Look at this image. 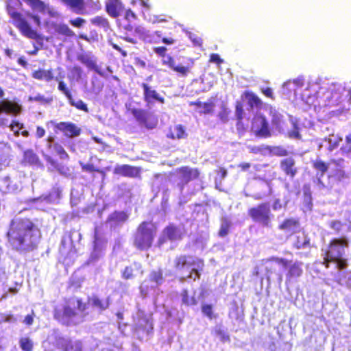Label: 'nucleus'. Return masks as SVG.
<instances>
[{"mask_svg": "<svg viewBox=\"0 0 351 351\" xmlns=\"http://www.w3.org/2000/svg\"><path fill=\"white\" fill-rule=\"evenodd\" d=\"M11 248L22 254L36 250L41 238L39 228L28 219L15 218L7 233Z\"/></svg>", "mask_w": 351, "mask_h": 351, "instance_id": "1", "label": "nucleus"}, {"mask_svg": "<svg viewBox=\"0 0 351 351\" xmlns=\"http://www.w3.org/2000/svg\"><path fill=\"white\" fill-rule=\"evenodd\" d=\"M156 228L153 223L143 222L138 227L134 239V245L139 250H147L152 246Z\"/></svg>", "mask_w": 351, "mask_h": 351, "instance_id": "5", "label": "nucleus"}, {"mask_svg": "<svg viewBox=\"0 0 351 351\" xmlns=\"http://www.w3.org/2000/svg\"><path fill=\"white\" fill-rule=\"evenodd\" d=\"M202 312L210 319H212L213 316V306L211 304H204L202 305Z\"/></svg>", "mask_w": 351, "mask_h": 351, "instance_id": "51", "label": "nucleus"}, {"mask_svg": "<svg viewBox=\"0 0 351 351\" xmlns=\"http://www.w3.org/2000/svg\"><path fill=\"white\" fill-rule=\"evenodd\" d=\"M88 303L93 308L100 311L106 309L109 306L108 299L101 300L97 296H93L89 298Z\"/></svg>", "mask_w": 351, "mask_h": 351, "instance_id": "30", "label": "nucleus"}, {"mask_svg": "<svg viewBox=\"0 0 351 351\" xmlns=\"http://www.w3.org/2000/svg\"><path fill=\"white\" fill-rule=\"evenodd\" d=\"M344 88L341 84H332L324 94L325 105L335 106L340 101Z\"/></svg>", "mask_w": 351, "mask_h": 351, "instance_id": "12", "label": "nucleus"}, {"mask_svg": "<svg viewBox=\"0 0 351 351\" xmlns=\"http://www.w3.org/2000/svg\"><path fill=\"white\" fill-rule=\"evenodd\" d=\"M173 70L180 73L182 76H186L189 72V67L176 64L175 65V67L173 68Z\"/></svg>", "mask_w": 351, "mask_h": 351, "instance_id": "56", "label": "nucleus"}, {"mask_svg": "<svg viewBox=\"0 0 351 351\" xmlns=\"http://www.w3.org/2000/svg\"><path fill=\"white\" fill-rule=\"evenodd\" d=\"M181 296L182 303L187 306L196 305L198 302L194 296L191 298L189 296L188 291L186 290L182 291Z\"/></svg>", "mask_w": 351, "mask_h": 351, "instance_id": "44", "label": "nucleus"}, {"mask_svg": "<svg viewBox=\"0 0 351 351\" xmlns=\"http://www.w3.org/2000/svg\"><path fill=\"white\" fill-rule=\"evenodd\" d=\"M231 226V221L227 217H223L221 220V227L219 232V235L224 237L228 234L229 228Z\"/></svg>", "mask_w": 351, "mask_h": 351, "instance_id": "41", "label": "nucleus"}, {"mask_svg": "<svg viewBox=\"0 0 351 351\" xmlns=\"http://www.w3.org/2000/svg\"><path fill=\"white\" fill-rule=\"evenodd\" d=\"M14 25L24 36L31 39H37L39 37L37 32L32 28L23 16L15 21Z\"/></svg>", "mask_w": 351, "mask_h": 351, "instance_id": "16", "label": "nucleus"}, {"mask_svg": "<svg viewBox=\"0 0 351 351\" xmlns=\"http://www.w3.org/2000/svg\"><path fill=\"white\" fill-rule=\"evenodd\" d=\"M132 114L140 125L149 128H152L147 123L148 112L147 111L142 109H132Z\"/></svg>", "mask_w": 351, "mask_h": 351, "instance_id": "29", "label": "nucleus"}, {"mask_svg": "<svg viewBox=\"0 0 351 351\" xmlns=\"http://www.w3.org/2000/svg\"><path fill=\"white\" fill-rule=\"evenodd\" d=\"M71 106L75 107L78 110H83L86 112H88V108L87 105L81 99L75 100L73 98L72 95L68 99Z\"/></svg>", "mask_w": 351, "mask_h": 351, "instance_id": "42", "label": "nucleus"}, {"mask_svg": "<svg viewBox=\"0 0 351 351\" xmlns=\"http://www.w3.org/2000/svg\"><path fill=\"white\" fill-rule=\"evenodd\" d=\"M293 246L298 250L309 248L311 247L310 239L304 233H301L296 237Z\"/></svg>", "mask_w": 351, "mask_h": 351, "instance_id": "31", "label": "nucleus"}, {"mask_svg": "<svg viewBox=\"0 0 351 351\" xmlns=\"http://www.w3.org/2000/svg\"><path fill=\"white\" fill-rule=\"evenodd\" d=\"M271 261H274L279 265H281L284 269H287L288 272L286 275V280L291 281L293 278H296L302 276L303 273L302 270V263L295 261L292 263V261H289L285 258H275L273 257L271 258Z\"/></svg>", "mask_w": 351, "mask_h": 351, "instance_id": "8", "label": "nucleus"}, {"mask_svg": "<svg viewBox=\"0 0 351 351\" xmlns=\"http://www.w3.org/2000/svg\"><path fill=\"white\" fill-rule=\"evenodd\" d=\"M64 3L79 11L84 8V0H62Z\"/></svg>", "mask_w": 351, "mask_h": 351, "instance_id": "46", "label": "nucleus"}, {"mask_svg": "<svg viewBox=\"0 0 351 351\" xmlns=\"http://www.w3.org/2000/svg\"><path fill=\"white\" fill-rule=\"evenodd\" d=\"M77 58L90 69L95 68V65L97 64L95 58L90 53L78 54Z\"/></svg>", "mask_w": 351, "mask_h": 351, "instance_id": "32", "label": "nucleus"}, {"mask_svg": "<svg viewBox=\"0 0 351 351\" xmlns=\"http://www.w3.org/2000/svg\"><path fill=\"white\" fill-rule=\"evenodd\" d=\"M341 140L342 139L337 135L332 134L324 139L319 144V149L325 147L329 152H332L338 147Z\"/></svg>", "mask_w": 351, "mask_h": 351, "instance_id": "23", "label": "nucleus"}, {"mask_svg": "<svg viewBox=\"0 0 351 351\" xmlns=\"http://www.w3.org/2000/svg\"><path fill=\"white\" fill-rule=\"evenodd\" d=\"M12 148L8 143L0 142V165H7L11 156Z\"/></svg>", "mask_w": 351, "mask_h": 351, "instance_id": "27", "label": "nucleus"}, {"mask_svg": "<svg viewBox=\"0 0 351 351\" xmlns=\"http://www.w3.org/2000/svg\"><path fill=\"white\" fill-rule=\"evenodd\" d=\"M85 22V21L81 18H77L74 20H71L70 23L75 27H81L82 24Z\"/></svg>", "mask_w": 351, "mask_h": 351, "instance_id": "64", "label": "nucleus"}, {"mask_svg": "<svg viewBox=\"0 0 351 351\" xmlns=\"http://www.w3.org/2000/svg\"><path fill=\"white\" fill-rule=\"evenodd\" d=\"M56 31L58 34L65 35L66 36H72L74 34L73 32L65 24H60L57 25Z\"/></svg>", "mask_w": 351, "mask_h": 351, "instance_id": "47", "label": "nucleus"}, {"mask_svg": "<svg viewBox=\"0 0 351 351\" xmlns=\"http://www.w3.org/2000/svg\"><path fill=\"white\" fill-rule=\"evenodd\" d=\"M349 241L347 237L333 239L329 244L328 249L324 253L323 264L328 268L330 263L335 264V267L343 270L348 267L347 260L343 257L345 248L348 247Z\"/></svg>", "mask_w": 351, "mask_h": 351, "instance_id": "2", "label": "nucleus"}, {"mask_svg": "<svg viewBox=\"0 0 351 351\" xmlns=\"http://www.w3.org/2000/svg\"><path fill=\"white\" fill-rule=\"evenodd\" d=\"M123 10L121 2L119 0H108L106 2V10L113 17H117Z\"/></svg>", "mask_w": 351, "mask_h": 351, "instance_id": "26", "label": "nucleus"}, {"mask_svg": "<svg viewBox=\"0 0 351 351\" xmlns=\"http://www.w3.org/2000/svg\"><path fill=\"white\" fill-rule=\"evenodd\" d=\"M29 100L32 101L39 102L41 104H48L51 101V99H47L43 95L38 94L36 96L29 97Z\"/></svg>", "mask_w": 351, "mask_h": 351, "instance_id": "55", "label": "nucleus"}, {"mask_svg": "<svg viewBox=\"0 0 351 351\" xmlns=\"http://www.w3.org/2000/svg\"><path fill=\"white\" fill-rule=\"evenodd\" d=\"M81 167L83 171H88V172H93L94 171H97V172H99L101 173H103V171L101 170H95V167L93 164H82L81 163Z\"/></svg>", "mask_w": 351, "mask_h": 351, "instance_id": "60", "label": "nucleus"}, {"mask_svg": "<svg viewBox=\"0 0 351 351\" xmlns=\"http://www.w3.org/2000/svg\"><path fill=\"white\" fill-rule=\"evenodd\" d=\"M58 88L66 97L67 99L71 97L72 95L70 90L67 88L66 84L63 81L59 82Z\"/></svg>", "mask_w": 351, "mask_h": 351, "instance_id": "54", "label": "nucleus"}, {"mask_svg": "<svg viewBox=\"0 0 351 351\" xmlns=\"http://www.w3.org/2000/svg\"><path fill=\"white\" fill-rule=\"evenodd\" d=\"M23 160L30 165H37L39 163L38 156L32 149L23 151Z\"/></svg>", "mask_w": 351, "mask_h": 351, "instance_id": "33", "label": "nucleus"}, {"mask_svg": "<svg viewBox=\"0 0 351 351\" xmlns=\"http://www.w3.org/2000/svg\"><path fill=\"white\" fill-rule=\"evenodd\" d=\"M85 304L80 300H71L64 306L62 322L64 324H77L84 319Z\"/></svg>", "mask_w": 351, "mask_h": 351, "instance_id": "4", "label": "nucleus"}, {"mask_svg": "<svg viewBox=\"0 0 351 351\" xmlns=\"http://www.w3.org/2000/svg\"><path fill=\"white\" fill-rule=\"evenodd\" d=\"M304 85V79L303 77H298L293 81L289 80L285 82L282 86V93L287 98H295L298 95V90L302 88Z\"/></svg>", "mask_w": 351, "mask_h": 351, "instance_id": "10", "label": "nucleus"}, {"mask_svg": "<svg viewBox=\"0 0 351 351\" xmlns=\"http://www.w3.org/2000/svg\"><path fill=\"white\" fill-rule=\"evenodd\" d=\"M61 190L59 188H53L49 195L43 197V199L49 203H53L60 198ZM40 197L39 199H42Z\"/></svg>", "mask_w": 351, "mask_h": 351, "instance_id": "39", "label": "nucleus"}, {"mask_svg": "<svg viewBox=\"0 0 351 351\" xmlns=\"http://www.w3.org/2000/svg\"><path fill=\"white\" fill-rule=\"evenodd\" d=\"M47 161L50 164L51 167L56 169V171L62 176L65 177H70L72 175V172L70 168L62 163H58L57 161L53 160L50 156L47 158Z\"/></svg>", "mask_w": 351, "mask_h": 351, "instance_id": "25", "label": "nucleus"}, {"mask_svg": "<svg viewBox=\"0 0 351 351\" xmlns=\"http://www.w3.org/2000/svg\"><path fill=\"white\" fill-rule=\"evenodd\" d=\"M57 345L63 351H81L82 350V343L80 341H71L67 338H59Z\"/></svg>", "mask_w": 351, "mask_h": 351, "instance_id": "18", "label": "nucleus"}, {"mask_svg": "<svg viewBox=\"0 0 351 351\" xmlns=\"http://www.w3.org/2000/svg\"><path fill=\"white\" fill-rule=\"evenodd\" d=\"M252 130L259 137L268 138L274 136V132L270 129L267 120L261 115L256 116L253 119Z\"/></svg>", "mask_w": 351, "mask_h": 351, "instance_id": "9", "label": "nucleus"}, {"mask_svg": "<svg viewBox=\"0 0 351 351\" xmlns=\"http://www.w3.org/2000/svg\"><path fill=\"white\" fill-rule=\"evenodd\" d=\"M149 280L152 283H154L152 287L162 285L164 282L162 270L159 269L152 271L149 274Z\"/></svg>", "mask_w": 351, "mask_h": 351, "instance_id": "36", "label": "nucleus"}, {"mask_svg": "<svg viewBox=\"0 0 351 351\" xmlns=\"http://www.w3.org/2000/svg\"><path fill=\"white\" fill-rule=\"evenodd\" d=\"M289 122L291 124V128L287 132V136L293 140L300 141L302 140V126L311 127V122L307 121V123H302V121L296 117L291 115L289 116Z\"/></svg>", "mask_w": 351, "mask_h": 351, "instance_id": "14", "label": "nucleus"}, {"mask_svg": "<svg viewBox=\"0 0 351 351\" xmlns=\"http://www.w3.org/2000/svg\"><path fill=\"white\" fill-rule=\"evenodd\" d=\"M19 346L23 351H32L34 343L29 337H22L19 340Z\"/></svg>", "mask_w": 351, "mask_h": 351, "instance_id": "43", "label": "nucleus"}, {"mask_svg": "<svg viewBox=\"0 0 351 351\" xmlns=\"http://www.w3.org/2000/svg\"><path fill=\"white\" fill-rule=\"evenodd\" d=\"M174 265L177 271L181 272L182 274L189 273L186 278L193 279L194 280L199 278V271L204 267V263L202 260L184 255L176 257L174 261Z\"/></svg>", "mask_w": 351, "mask_h": 351, "instance_id": "3", "label": "nucleus"}, {"mask_svg": "<svg viewBox=\"0 0 351 351\" xmlns=\"http://www.w3.org/2000/svg\"><path fill=\"white\" fill-rule=\"evenodd\" d=\"M123 276L125 279H129V278H132V276H133V275H132V269L131 267H126L125 268L124 271H123Z\"/></svg>", "mask_w": 351, "mask_h": 351, "instance_id": "62", "label": "nucleus"}, {"mask_svg": "<svg viewBox=\"0 0 351 351\" xmlns=\"http://www.w3.org/2000/svg\"><path fill=\"white\" fill-rule=\"evenodd\" d=\"M178 176L180 180V182L178 184L180 192L182 191L184 186L190 181L196 179L199 175V172L197 169L191 168L189 167H183L177 171Z\"/></svg>", "mask_w": 351, "mask_h": 351, "instance_id": "13", "label": "nucleus"}, {"mask_svg": "<svg viewBox=\"0 0 351 351\" xmlns=\"http://www.w3.org/2000/svg\"><path fill=\"white\" fill-rule=\"evenodd\" d=\"M270 115L271 117L272 131L274 132V136L278 134H285L283 115L275 108L270 109Z\"/></svg>", "mask_w": 351, "mask_h": 351, "instance_id": "15", "label": "nucleus"}, {"mask_svg": "<svg viewBox=\"0 0 351 351\" xmlns=\"http://www.w3.org/2000/svg\"><path fill=\"white\" fill-rule=\"evenodd\" d=\"M101 256V250L97 246V242L95 241L94 250L91 253L90 261L93 262L99 259Z\"/></svg>", "mask_w": 351, "mask_h": 351, "instance_id": "53", "label": "nucleus"}, {"mask_svg": "<svg viewBox=\"0 0 351 351\" xmlns=\"http://www.w3.org/2000/svg\"><path fill=\"white\" fill-rule=\"evenodd\" d=\"M279 230L289 234H292L300 229L299 220L295 218L286 219L278 226Z\"/></svg>", "mask_w": 351, "mask_h": 351, "instance_id": "20", "label": "nucleus"}, {"mask_svg": "<svg viewBox=\"0 0 351 351\" xmlns=\"http://www.w3.org/2000/svg\"><path fill=\"white\" fill-rule=\"evenodd\" d=\"M33 77L37 80L49 82L53 79V75L50 71L38 70L33 73Z\"/></svg>", "mask_w": 351, "mask_h": 351, "instance_id": "37", "label": "nucleus"}, {"mask_svg": "<svg viewBox=\"0 0 351 351\" xmlns=\"http://www.w3.org/2000/svg\"><path fill=\"white\" fill-rule=\"evenodd\" d=\"M142 87L143 88L144 98L146 102L148 104L152 103V99H155L162 104L165 102L164 98L160 97L155 90L151 89L148 84L143 83Z\"/></svg>", "mask_w": 351, "mask_h": 351, "instance_id": "22", "label": "nucleus"}, {"mask_svg": "<svg viewBox=\"0 0 351 351\" xmlns=\"http://www.w3.org/2000/svg\"><path fill=\"white\" fill-rule=\"evenodd\" d=\"M269 154H271L275 156H283L287 155V151L282 147H269Z\"/></svg>", "mask_w": 351, "mask_h": 351, "instance_id": "50", "label": "nucleus"}, {"mask_svg": "<svg viewBox=\"0 0 351 351\" xmlns=\"http://www.w3.org/2000/svg\"><path fill=\"white\" fill-rule=\"evenodd\" d=\"M215 333L216 335L223 342L228 341L230 340V337L227 332L221 327L216 328Z\"/></svg>", "mask_w": 351, "mask_h": 351, "instance_id": "52", "label": "nucleus"}, {"mask_svg": "<svg viewBox=\"0 0 351 351\" xmlns=\"http://www.w3.org/2000/svg\"><path fill=\"white\" fill-rule=\"evenodd\" d=\"M26 3L28 4L34 10H36L41 13H44L47 8V5L40 0H29Z\"/></svg>", "mask_w": 351, "mask_h": 351, "instance_id": "38", "label": "nucleus"}, {"mask_svg": "<svg viewBox=\"0 0 351 351\" xmlns=\"http://www.w3.org/2000/svg\"><path fill=\"white\" fill-rule=\"evenodd\" d=\"M280 166L283 172L291 179L295 177L298 172L295 160L291 157L282 159Z\"/></svg>", "mask_w": 351, "mask_h": 351, "instance_id": "19", "label": "nucleus"}, {"mask_svg": "<svg viewBox=\"0 0 351 351\" xmlns=\"http://www.w3.org/2000/svg\"><path fill=\"white\" fill-rule=\"evenodd\" d=\"M250 152L254 154H261L262 155H266L269 154V146L262 145L260 146H248Z\"/></svg>", "mask_w": 351, "mask_h": 351, "instance_id": "45", "label": "nucleus"}, {"mask_svg": "<svg viewBox=\"0 0 351 351\" xmlns=\"http://www.w3.org/2000/svg\"><path fill=\"white\" fill-rule=\"evenodd\" d=\"M247 110H253L254 108H258L262 105L261 100L254 94H247L246 95Z\"/></svg>", "mask_w": 351, "mask_h": 351, "instance_id": "34", "label": "nucleus"}, {"mask_svg": "<svg viewBox=\"0 0 351 351\" xmlns=\"http://www.w3.org/2000/svg\"><path fill=\"white\" fill-rule=\"evenodd\" d=\"M114 173L133 177L137 173V169L128 165H117L114 169Z\"/></svg>", "mask_w": 351, "mask_h": 351, "instance_id": "28", "label": "nucleus"}, {"mask_svg": "<svg viewBox=\"0 0 351 351\" xmlns=\"http://www.w3.org/2000/svg\"><path fill=\"white\" fill-rule=\"evenodd\" d=\"M53 126L57 130L62 132L66 137L73 138L80 135L81 129L75 123L71 122H60L56 123L55 121H50L47 124Z\"/></svg>", "mask_w": 351, "mask_h": 351, "instance_id": "11", "label": "nucleus"}, {"mask_svg": "<svg viewBox=\"0 0 351 351\" xmlns=\"http://www.w3.org/2000/svg\"><path fill=\"white\" fill-rule=\"evenodd\" d=\"M346 145L342 147V149L344 152L350 153L351 152V134H349L346 138Z\"/></svg>", "mask_w": 351, "mask_h": 351, "instance_id": "61", "label": "nucleus"}, {"mask_svg": "<svg viewBox=\"0 0 351 351\" xmlns=\"http://www.w3.org/2000/svg\"><path fill=\"white\" fill-rule=\"evenodd\" d=\"M162 63L164 64L168 65L171 69H173L175 67L176 62L170 56H166L162 59Z\"/></svg>", "mask_w": 351, "mask_h": 351, "instance_id": "58", "label": "nucleus"}, {"mask_svg": "<svg viewBox=\"0 0 351 351\" xmlns=\"http://www.w3.org/2000/svg\"><path fill=\"white\" fill-rule=\"evenodd\" d=\"M19 3V0H9L7 1V12L11 18L15 21L22 17V15L16 12L14 4Z\"/></svg>", "mask_w": 351, "mask_h": 351, "instance_id": "35", "label": "nucleus"}, {"mask_svg": "<svg viewBox=\"0 0 351 351\" xmlns=\"http://www.w3.org/2000/svg\"><path fill=\"white\" fill-rule=\"evenodd\" d=\"M18 321L16 316L11 314H1L0 317V324L10 323L16 324Z\"/></svg>", "mask_w": 351, "mask_h": 351, "instance_id": "49", "label": "nucleus"}, {"mask_svg": "<svg viewBox=\"0 0 351 351\" xmlns=\"http://www.w3.org/2000/svg\"><path fill=\"white\" fill-rule=\"evenodd\" d=\"M19 190L16 183L13 184L10 177L5 176L0 179V191L3 193L16 192Z\"/></svg>", "mask_w": 351, "mask_h": 351, "instance_id": "24", "label": "nucleus"}, {"mask_svg": "<svg viewBox=\"0 0 351 351\" xmlns=\"http://www.w3.org/2000/svg\"><path fill=\"white\" fill-rule=\"evenodd\" d=\"M248 215L254 222L258 223L264 227H271L274 215L271 213L269 203H262L257 206L251 208L248 210Z\"/></svg>", "mask_w": 351, "mask_h": 351, "instance_id": "7", "label": "nucleus"}, {"mask_svg": "<svg viewBox=\"0 0 351 351\" xmlns=\"http://www.w3.org/2000/svg\"><path fill=\"white\" fill-rule=\"evenodd\" d=\"M47 146L49 148L52 149L58 155L62 154L65 151L61 145L54 142V137L53 136L48 137Z\"/></svg>", "mask_w": 351, "mask_h": 351, "instance_id": "40", "label": "nucleus"}, {"mask_svg": "<svg viewBox=\"0 0 351 351\" xmlns=\"http://www.w3.org/2000/svg\"><path fill=\"white\" fill-rule=\"evenodd\" d=\"M167 50V49L165 47H159L155 48L154 51L158 55L162 56L164 58L165 56H166Z\"/></svg>", "mask_w": 351, "mask_h": 351, "instance_id": "63", "label": "nucleus"}, {"mask_svg": "<svg viewBox=\"0 0 351 351\" xmlns=\"http://www.w3.org/2000/svg\"><path fill=\"white\" fill-rule=\"evenodd\" d=\"M243 113H244V112H243L242 104L241 103L237 102V104L236 105V111H235V114H236L237 119H239V120L242 119L243 117Z\"/></svg>", "mask_w": 351, "mask_h": 351, "instance_id": "59", "label": "nucleus"}, {"mask_svg": "<svg viewBox=\"0 0 351 351\" xmlns=\"http://www.w3.org/2000/svg\"><path fill=\"white\" fill-rule=\"evenodd\" d=\"M182 232L180 228L169 226L167 227L163 232V237L159 239V245H162L166 239L172 242L182 239Z\"/></svg>", "mask_w": 351, "mask_h": 351, "instance_id": "17", "label": "nucleus"}, {"mask_svg": "<svg viewBox=\"0 0 351 351\" xmlns=\"http://www.w3.org/2000/svg\"><path fill=\"white\" fill-rule=\"evenodd\" d=\"M184 130L182 125H178L175 128V133L173 134V138H182L184 137Z\"/></svg>", "mask_w": 351, "mask_h": 351, "instance_id": "57", "label": "nucleus"}, {"mask_svg": "<svg viewBox=\"0 0 351 351\" xmlns=\"http://www.w3.org/2000/svg\"><path fill=\"white\" fill-rule=\"evenodd\" d=\"M92 91L95 95H99L102 90L104 85L98 80L97 77H93L92 79Z\"/></svg>", "mask_w": 351, "mask_h": 351, "instance_id": "48", "label": "nucleus"}, {"mask_svg": "<svg viewBox=\"0 0 351 351\" xmlns=\"http://www.w3.org/2000/svg\"><path fill=\"white\" fill-rule=\"evenodd\" d=\"M343 162V160H340L337 162L335 161H332L328 164H326L322 160L315 161L314 162V167L317 171V177L319 183L324 185L321 179L328 170L330 171V174L328 175L329 177H335L338 180L343 179L345 177V173L341 167V164Z\"/></svg>", "mask_w": 351, "mask_h": 351, "instance_id": "6", "label": "nucleus"}, {"mask_svg": "<svg viewBox=\"0 0 351 351\" xmlns=\"http://www.w3.org/2000/svg\"><path fill=\"white\" fill-rule=\"evenodd\" d=\"M128 218V216L125 212H114L108 217L107 223L111 228H114L124 223Z\"/></svg>", "mask_w": 351, "mask_h": 351, "instance_id": "21", "label": "nucleus"}]
</instances>
